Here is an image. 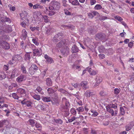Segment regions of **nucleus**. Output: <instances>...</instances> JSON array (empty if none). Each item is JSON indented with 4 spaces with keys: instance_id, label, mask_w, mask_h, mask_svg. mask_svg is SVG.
Here are the masks:
<instances>
[{
    "instance_id": "obj_1",
    "label": "nucleus",
    "mask_w": 134,
    "mask_h": 134,
    "mask_svg": "<svg viewBox=\"0 0 134 134\" xmlns=\"http://www.w3.org/2000/svg\"><path fill=\"white\" fill-rule=\"evenodd\" d=\"M107 110L112 116H116L118 112L116 104H110L106 107Z\"/></svg>"
},
{
    "instance_id": "obj_2",
    "label": "nucleus",
    "mask_w": 134,
    "mask_h": 134,
    "mask_svg": "<svg viewBox=\"0 0 134 134\" xmlns=\"http://www.w3.org/2000/svg\"><path fill=\"white\" fill-rule=\"evenodd\" d=\"M60 3L56 1H52L49 7L50 10H58L60 8Z\"/></svg>"
},
{
    "instance_id": "obj_3",
    "label": "nucleus",
    "mask_w": 134,
    "mask_h": 134,
    "mask_svg": "<svg viewBox=\"0 0 134 134\" xmlns=\"http://www.w3.org/2000/svg\"><path fill=\"white\" fill-rule=\"evenodd\" d=\"M62 102L63 108L66 109L68 108L70 106V104L68 99L64 97L62 99Z\"/></svg>"
},
{
    "instance_id": "obj_4",
    "label": "nucleus",
    "mask_w": 134,
    "mask_h": 134,
    "mask_svg": "<svg viewBox=\"0 0 134 134\" xmlns=\"http://www.w3.org/2000/svg\"><path fill=\"white\" fill-rule=\"evenodd\" d=\"M21 58V57L19 55H15L13 57L12 60L9 62V63L11 64H13L20 60Z\"/></svg>"
},
{
    "instance_id": "obj_5",
    "label": "nucleus",
    "mask_w": 134,
    "mask_h": 134,
    "mask_svg": "<svg viewBox=\"0 0 134 134\" xmlns=\"http://www.w3.org/2000/svg\"><path fill=\"white\" fill-rule=\"evenodd\" d=\"M38 67L35 64L32 65L30 68L29 72L31 75H34L38 69Z\"/></svg>"
},
{
    "instance_id": "obj_6",
    "label": "nucleus",
    "mask_w": 134,
    "mask_h": 134,
    "mask_svg": "<svg viewBox=\"0 0 134 134\" xmlns=\"http://www.w3.org/2000/svg\"><path fill=\"white\" fill-rule=\"evenodd\" d=\"M60 51L63 55L66 56L69 54L70 51L69 48L65 46L62 49H61Z\"/></svg>"
},
{
    "instance_id": "obj_7",
    "label": "nucleus",
    "mask_w": 134,
    "mask_h": 134,
    "mask_svg": "<svg viewBox=\"0 0 134 134\" xmlns=\"http://www.w3.org/2000/svg\"><path fill=\"white\" fill-rule=\"evenodd\" d=\"M27 15V13L25 11H24L22 13L20 14V15L21 19L20 21H22V20H23L25 21V20H26L27 21H28L29 20L26 19Z\"/></svg>"
},
{
    "instance_id": "obj_8",
    "label": "nucleus",
    "mask_w": 134,
    "mask_h": 134,
    "mask_svg": "<svg viewBox=\"0 0 134 134\" xmlns=\"http://www.w3.org/2000/svg\"><path fill=\"white\" fill-rule=\"evenodd\" d=\"M26 78V76L21 74L18 76L16 79V81L18 82H20L25 80Z\"/></svg>"
},
{
    "instance_id": "obj_9",
    "label": "nucleus",
    "mask_w": 134,
    "mask_h": 134,
    "mask_svg": "<svg viewBox=\"0 0 134 134\" xmlns=\"http://www.w3.org/2000/svg\"><path fill=\"white\" fill-rule=\"evenodd\" d=\"M44 57L46 59V62L47 63L51 64L54 62L53 59L51 57H49L47 55H44Z\"/></svg>"
},
{
    "instance_id": "obj_10",
    "label": "nucleus",
    "mask_w": 134,
    "mask_h": 134,
    "mask_svg": "<svg viewBox=\"0 0 134 134\" xmlns=\"http://www.w3.org/2000/svg\"><path fill=\"white\" fill-rule=\"evenodd\" d=\"M96 82L95 83L93 84V86L96 87L98 86L99 83L102 81V77L100 76H97L96 79Z\"/></svg>"
},
{
    "instance_id": "obj_11",
    "label": "nucleus",
    "mask_w": 134,
    "mask_h": 134,
    "mask_svg": "<svg viewBox=\"0 0 134 134\" xmlns=\"http://www.w3.org/2000/svg\"><path fill=\"white\" fill-rule=\"evenodd\" d=\"M134 125V122L132 121L128 124L126 127V130L129 131L131 130Z\"/></svg>"
},
{
    "instance_id": "obj_12",
    "label": "nucleus",
    "mask_w": 134,
    "mask_h": 134,
    "mask_svg": "<svg viewBox=\"0 0 134 134\" xmlns=\"http://www.w3.org/2000/svg\"><path fill=\"white\" fill-rule=\"evenodd\" d=\"M86 69L87 70H88L91 75H94L97 74V72L96 71L93 70L90 67H89L87 68Z\"/></svg>"
},
{
    "instance_id": "obj_13",
    "label": "nucleus",
    "mask_w": 134,
    "mask_h": 134,
    "mask_svg": "<svg viewBox=\"0 0 134 134\" xmlns=\"http://www.w3.org/2000/svg\"><path fill=\"white\" fill-rule=\"evenodd\" d=\"M17 91L18 93L23 96L25 95L26 93L25 90L22 88L18 89Z\"/></svg>"
},
{
    "instance_id": "obj_14",
    "label": "nucleus",
    "mask_w": 134,
    "mask_h": 134,
    "mask_svg": "<svg viewBox=\"0 0 134 134\" xmlns=\"http://www.w3.org/2000/svg\"><path fill=\"white\" fill-rule=\"evenodd\" d=\"M98 12L94 11V12H92L91 13H88V15L89 18L92 19L93 18V16L98 15Z\"/></svg>"
},
{
    "instance_id": "obj_15",
    "label": "nucleus",
    "mask_w": 134,
    "mask_h": 134,
    "mask_svg": "<svg viewBox=\"0 0 134 134\" xmlns=\"http://www.w3.org/2000/svg\"><path fill=\"white\" fill-rule=\"evenodd\" d=\"M33 53L34 56L36 55L39 56L41 54V52L37 49L33 50Z\"/></svg>"
},
{
    "instance_id": "obj_16",
    "label": "nucleus",
    "mask_w": 134,
    "mask_h": 134,
    "mask_svg": "<svg viewBox=\"0 0 134 134\" xmlns=\"http://www.w3.org/2000/svg\"><path fill=\"white\" fill-rule=\"evenodd\" d=\"M18 71L17 70L15 69L13 71L11 77L12 78H14L15 77L18 76Z\"/></svg>"
},
{
    "instance_id": "obj_17",
    "label": "nucleus",
    "mask_w": 134,
    "mask_h": 134,
    "mask_svg": "<svg viewBox=\"0 0 134 134\" xmlns=\"http://www.w3.org/2000/svg\"><path fill=\"white\" fill-rule=\"evenodd\" d=\"M2 46L3 48L5 49H8L10 48V47L9 44L7 42L4 41H3V43Z\"/></svg>"
},
{
    "instance_id": "obj_18",
    "label": "nucleus",
    "mask_w": 134,
    "mask_h": 134,
    "mask_svg": "<svg viewBox=\"0 0 134 134\" xmlns=\"http://www.w3.org/2000/svg\"><path fill=\"white\" fill-rule=\"evenodd\" d=\"M87 85V82L86 81H82L80 83L81 86L84 89H86L88 88Z\"/></svg>"
},
{
    "instance_id": "obj_19",
    "label": "nucleus",
    "mask_w": 134,
    "mask_h": 134,
    "mask_svg": "<svg viewBox=\"0 0 134 134\" xmlns=\"http://www.w3.org/2000/svg\"><path fill=\"white\" fill-rule=\"evenodd\" d=\"M70 3L72 5H78L80 3L77 0H69Z\"/></svg>"
},
{
    "instance_id": "obj_20",
    "label": "nucleus",
    "mask_w": 134,
    "mask_h": 134,
    "mask_svg": "<svg viewBox=\"0 0 134 134\" xmlns=\"http://www.w3.org/2000/svg\"><path fill=\"white\" fill-rule=\"evenodd\" d=\"M30 94L33 98L35 99L39 100L41 99L40 96L38 95L34 94L33 93H31Z\"/></svg>"
},
{
    "instance_id": "obj_21",
    "label": "nucleus",
    "mask_w": 134,
    "mask_h": 134,
    "mask_svg": "<svg viewBox=\"0 0 134 134\" xmlns=\"http://www.w3.org/2000/svg\"><path fill=\"white\" fill-rule=\"evenodd\" d=\"M46 84L48 86H52V82L51 79L49 78H47L46 80Z\"/></svg>"
},
{
    "instance_id": "obj_22",
    "label": "nucleus",
    "mask_w": 134,
    "mask_h": 134,
    "mask_svg": "<svg viewBox=\"0 0 134 134\" xmlns=\"http://www.w3.org/2000/svg\"><path fill=\"white\" fill-rule=\"evenodd\" d=\"M65 46V44L64 42V41H61L56 46L57 47H58L59 48L62 47V48H63Z\"/></svg>"
},
{
    "instance_id": "obj_23",
    "label": "nucleus",
    "mask_w": 134,
    "mask_h": 134,
    "mask_svg": "<svg viewBox=\"0 0 134 134\" xmlns=\"http://www.w3.org/2000/svg\"><path fill=\"white\" fill-rule=\"evenodd\" d=\"M27 32L26 30L25 29H23L22 32V37L23 39H25L27 37Z\"/></svg>"
},
{
    "instance_id": "obj_24",
    "label": "nucleus",
    "mask_w": 134,
    "mask_h": 134,
    "mask_svg": "<svg viewBox=\"0 0 134 134\" xmlns=\"http://www.w3.org/2000/svg\"><path fill=\"white\" fill-rule=\"evenodd\" d=\"M76 110L79 114H81V113L83 112L84 110V108L82 107H79L76 109Z\"/></svg>"
},
{
    "instance_id": "obj_25",
    "label": "nucleus",
    "mask_w": 134,
    "mask_h": 134,
    "mask_svg": "<svg viewBox=\"0 0 134 134\" xmlns=\"http://www.w3.org/2000/svg\"><path fill=\"white\" fill-rule=\"evenodd\" d=\"M36 121L34 119H29L27 121L28 123H29L33 127L34 126L36 123Z\"/></svg>"
},
{
    "instance_id": "obj_26",
    "label": "nucleus",
    "mask_w": 134,
    "mask_h": 134,
    "mask_svg": "<svg viewBox=\"0 0 134 134\" xmlns=\"http://www.w3.org/2000/svg\"><path fill=\"white\" fill-rule=\"evenodd\" d=\"M84 94L85 96L86 97H89L94 95L93 94V93L92 92L89 91H86V92Z\"/></svg>"
},
{
    "instance_id": "obj_27",
    "label": "nucleus",
    "mask_w": 134,
    "mask_h": 134,
    "mask_svg": "<svg viewBox=\"0 0 134 134\" xmlns=\"http://www.w3.org/2000/svg\"><path fill=\"white\" fill-rule=\"evenodd\" d=\"M126 108V107L124 106L123 107H120L121 114L122 115H123L125 114V109Z\"/></svg>"
},
{
    "instance_id": "obj_28",
    "label": "nucleus",
    "mask_w": 134,
    "mask_h": 134,
    "mask_svg": "<svg viewBox=\"0 0 134 134\" xmlns=\"http://www.w3.org/2000/svg\"><path fill=\"white\" fill-rule=\"evenodd\" d=\"M72 50L73 53H76L79 51V49L75 45H74L72 48Z\"/></svg>"
},
{
    "instance_id": "obj_29",
    "label": "nucleus",
    "mask_w": 134,
    "mask_h": 134,
    "mask_svg": "<svg viewBox=\"0 0 134 134\" xmlns=\"http://www.w3.org/2000/svg\"><path fill=\"white\" fill-rule=\"evenodd\" d=\"M6 76L4 72H0V80H2L5 79Z\"/></svg>"
},
{
    "instance_id": "obj_30",
    "label": "nucleus",
    "mask_w": 134,
    "mask_h": 134,
    "mask_svg": "<svg viewBox=\"0 0 134 134\" xmlns=\"http://www.w3.org/2000/svg\"><path fill=\"white\" fill-rule=\"evenodd\" d=\"M43 100L45 102H50L51 100L50 98L48 97H43L42 98Z\"/></svg>"
},
{
    "instance_id": "obj_31",
    "label": "nucleus",
    "mask_w": 134,
    "mask_h": 134,
    "mask_svg": "<svg viewBox=\"0 0 134 134\" xmlns=\"http://www.w3.org/2000/svg\"><path fill=\"white\" fill-rule=\"evenodd\" d=\"M38 39L37 38H33L32 41L33 43L36 45L37 46L39 44V43L38 41Z\"/></svg>"
},
{
    "instance_id": "obj_32",
    "label": "nucleus",
    "mask_w": 134,
    "mask_h": 134,
    "mask_svg": "<svg viewBox=\"0 0 134 134\" xmlns=\"http://www.w3.org/2000/svg\"><path fill=\"white\" fill-rule=\"evenodd\" d=\"M21 69L23 73L24 74L26 73L27 71L26 68L23 65H21Z\"/></svg>"
},
{
    "instance_id": "obj_33",
    "label": "nucleus",
    "mask_w": 134,
    "mask_h": 134,
    "mask_svg": "<svg viewBox=\"0 0 134 134\" xmlns=\"http://www.w3.org/2000/svg\"><path fill=\"white\" fill-rule=\"evenodd\" d=\"M102 8V7L100 5L97 4L95 6L94 9L95 10H99Z\"/></svg>"
},
{
    "instance_id": "obj_34",
    "label": "nucleus",
    "mask_w": 134,
    "mask_h": 134,
    "mask_svg": "<svg viewBox=\"0 0 134 134\" xmlns=\"http://www.w3.org/2000/svg\"><path fill=\"white\" fill-rule=\"evenodd\" d=\"M35 14L37 17H40L42 18L43 17V16L41 15V13L40 12L37 11L35 12L34 13V14Z\"/></svg>"
},
{
    "instance_id": "obj_35",
    "label": "nucleus",
    "mask_w": 134,
    "mask_h": 134,
    "mask_svg": "<svg viewBox=\"0 0 134 134\" xmlns=\"http://www.w3.org/2000/svg\"><path fill=\"white\" fill-rule=\"evenodd\" d=\"M35 126L37 128H40V129H38V130L39 131H40L41 130V126L40 124L36 123L35 124Z\"/></svg>"
},
{
    "instance_id": "obj_36",
    "label": "nucleus",
    "mask_w": 134,
    "mask_h": 134,
    "mask_svg": "<svg viewBox=\"0 0 134 134\" xmlns=\"http://www.w3.org/2000/svg\"><path fill=\"white\" fill-rule=\"evenodd\" d=\"M3 125L5 126L8 125L9 124V122L7 120H4L2 121Z\"/></svg>"
},
{
    "instance_id": "obj_37",
    "label": "nucleus",
    "mask_w": 134,
    "mask_h": 134,
    "mask_svg": "<svg viewBox=\"0 0 134 134\" xmlns=\"http://www.w3.org/2000/svg\"><path fill=\"white\" fill-rule=\"evenodd\" d=\"M98 50L100 52H103L105 50V48L103 46H101L98 48Z\"/></svg>"
},
{
    "instance_id": "obj_38",
    "label": "nucleus",
    "mask_w": 134,
    "mask_h": 134,
    "mask_svg": "<svg viewBox=\"0 0 134 134\" xmlns=\"http://www.w3.org/2000/svg\"><path fill=\"white\" fill-rule=\"evenodd\" d=\"M47 91L49 94H52L54 92V90L50 88L48 89Z\"/></svg>"
},
{
    "instance_id": "obj_39",
    "label": "nucleus",
    "mask_w": 134,
    "mask_h": 134,
    "mask_svg": "<svg viewBox=\"0 0 134 134\" xmlns=\"http://www.w3.org/2000/svg\"><path fill=\"white\" fill-rule=\"evenodd\" d=\"M42 18L44 19V21L45 23H47L49 21V20L48 19V17L47 16L44 15L43 16Z\"/></svg>"
},
{
    "instance_id": "obj_40",
    "label": "nucleus",
    "mask_w": 134,
    "mask_h": 134,
    "mask_svg": "<svg viewBox=\"0 0 134 134\" xmlns=\"http://www.w3.org/2000/svg\"><path fill=\"white\" fill-rule=\"evenodd\" d=\"M91 112L93 113L92 115V116L95 117L98 115V113L92 110L91 111Z\"/></svg>"
},
{
    "instance_id": "obj_41",
    "label": "nucleus",
    "mask_w": 134,
    "mask_h": 134,
    "mask_svg": "<svg viewBox=\"0 0 134 134\" xmlns=\"http://www.w3.org/2000/svg\"><path fill=\"white\" fill-rule=\"evenodd\" d=\"M54 121L56 123L62 124L63 122L62 120L60 119H54Z\"/></svg>"
},
{
    "instance_id": "obj_42",
    "label": "nucleus",
    "mask_w": 134,
    "mask_h": 134,
    "mask_svg": "<svg viewBox=\"0 0 134 134\" xmlns=\"http://www.w3.org/2000/svg\"><path fill=\"white\" fill-rule=\"evenodd\" d=\"M12 96L13 98L16 99H18L19 98L18 96L15 93H13L12 94Z\"/></svg>"
},
{
    "instance_id": "obj_43",
    "label": "nucleus",
    "mask_w": 134,
    "mask_h": 134,
    "mask_svg": "<svg viewBox=\"0 0 134 134\" xmlns=\"http://www.w3.org/2000/svg\"><path fill=\"white\" fill-rule=\"evenodd\" d=\"M5 97H0V103H4L5 99Z\"/></svg>"
},
{
    "instance_id": "obj_44",
    "label": "nucleus",
    "mask_w": 134,
    "mask_h": 134,
    "mask_svg": "<svg viewBox=\"0 0 134 134\" xmlns=\"http://www.w3.org/2000/svg\"><path fill=\"white\" fill-rule=\"evenodd\" d=\"M77 118H78L72 117L71 119H68V121L69 122H71Z\"/></svg>"
},
{
    "instance_id": "obj_45",
    "label": "nucleus",
    "mask_w": 134,
    "mask_h": 134,
    "mask_svg": "<svg viewBox=\"0 0 134 134\" xmlns=\"http://www.w3.org/2000/svg\"><path fill=\"white\" fill-rule=\"evenodd\" d=\"M30 58V56L29 53H27L25 55V59L26 60H29Z\"/></svg>"
},
{
    "instance_id": "obj_46",
    "label": "nucleus",
    "mask_w": 134,
    "mask_h": 134,
    "mask_svg": "<svg viewBox=\"0 0 134 134\" xmlns=\"http://www.w3.org/2000/svg\"><path fill=\"white\" fill-rule=\"evenodd\" d=\"M70 112L71 113L74 115L76 113V111L74 108H72L71 109Z\"/></svg>"
},
{
    "instance_id": "obj_47",
    "label": "nucleus",
    "mask_w": 134,
    "mask_h": 134,
    "mask_svg": "<svg viewBox=\"0 0 134 134\" xmlns=\"http://www.w3.org/2000/svg\"><path fill=\"white\" fill-rule=\"evenodd\" d=\"M2 21L4 22H10V19L9 18H8L7 17H5L4 18V19H3L2 20Z\"/></svg>"
},
{
    "instance_id": "obj_48",
    "label": "nucleus",
    "mask_w": 134,
    "mask_h": 134,
    "mask_svg": "<svg viewBox=\"0 0 134 134\" xmlns=\"http://www.w3.org/2000/svg\"><path fill=\"white\" fill-rule=\"evenodd\" d=\"M9 36L7 35H4L2 37V39L4 40H9Z\"/></svg>"
},
{
    "instance_id": "obj_49",
    "label": "nucleus",
    "mask_w": 134,
    "mask_h": 134,
    "mask_svg": "<svg viewBox=\"0 0 134 134\" xmlns=\"http://www.w3.org/2000/svg\"><path fill=\"white\" fill-rule=\"evenodd\" d=\"M102 35L100 34H97L96 36V40H98L99 39H100L101 38Z\"/></svg>"
},
{
    "instance_id": "obj_50",
    "label": "nucleus",
    "mask_w": 134,
    "mask_h": 134,
    "mask_svg": "<svg viewBox=\"0 0 134 134\" xmlns=\"http://www.w3.org/2000/svg\"><path fill=\"white\" fill-rule=\"evenodd\" d=\"M120 91V89H118L117 88H116L114 89V92L115 93L117 94H118Z\"/></svg>"
},
{
    "instance_id": "obj_51",
    "label": "nucleus",
    "mask_w": 134,
    "mask_h": 134,
    "mask_svg": "<svg viewBox=\"0 0 134 134\" xmlns=\"http://www.w3.org/2000/svg\"><path fill=\"white\" fill-rule=\"evenodd\" d=\"M11 31V28L10 27L7 28L4 31L5 32L8 33H9Z\"/></svg>"
},
{
    "instance_id": "obj_52",
    "label": "nucleus",
    "mask_w": 134,
    "mask_h": 134,
    "mask_svg": "<svg viewBox=\"0 0 134 134\" xmlns=\"http://www.w3.org/2000/svg\"><path fill=\"white\" fill-rule=\"evenodd\" d=\"M115 18L119 21H121L122 20V18L119 16H115Z\"/></svg>"
},
{
    "instance_id": "obj_53",
    "label": "nucleus",
    "mask_w": 134,
    "mask_h": 134,
    "mask_svg": "<svg viewBox=\"0 0 134 134\" xmlns=\"http://www.w3.org/2000/svg\"><path fill=\"white\" fill-rule=\"evenodd\" d=\"M96 0H90V5H94L96 3Z\"/></svg>"
},
{
    "instance_id": "obj_54",
    "label": "nucleus",
    "mask_w": 134,
    "mask_h": 134,
    "mask_svg": "<svg viewBox=\"0 0 134 134\" xmlns=\"http://www.w3.org/2000/svg\"><path fill=\"white\" fill-rule=\"evenodd\" d=\"M107 19V17L105 16H101L99 18V19L100 20H103Z\"/></svg>"
},
{
    "instance_id": "obj_55",
    "label": "nucleus",
    "mask_w": 134,
    "mask_h": 134,
    "mask_svg": "<svg viewBox=\"0 0 134 134\" xmlns=\"http://www.w3.org/2000/svg\"><path fill=\"white\" fill-rule=\"evenodd\" d=\"M55 12L50 11H49V13H48V15L51 16L54 14H55Z\"/></svg>"
},
{
    "instance_id": "obj_56",
    "label": "nucleus",
    "mask_w": 134,
    "mask_h": 134,
    "mask_svg": "<svg viewBox=\"0 0 134 134\" xmlns=\"http://www.w3.org/2000/svg\"><path fill=\"white\" fill-rule=\"evenodd\" d=\"M98 55L100 59H102L105 58V56L104 54H100Z\"/></svg>"
},
{
    "instance_id": "obj_57",
    "label": "nucleus",
    "mask_w": 134,
    "mask_h": 134,
    "mask_svg": "<svg viewBox=\"0 0 134 134\" xmlns=\"http://www.w3.org/2000/svg\"><path fill=\"white\" fill-rule=\"evenodd\" d=\"M64 12L65 14L67 15H71V13L68 10H64Z\"/></svg>"
},
{
    "instance_id": "obj_58",
    "label": "nucleus",
    "mask_w": 134,
    "mask_h": 134,
    "mask_svg": "<svg viewBox=\"0 0 134 134\" xmlns=\"http://www.w3.org/2000/svg\"><path fill=\"white\" fill-rule=\"evenodd\" d=\"M21 25L24 27H25L26 25V24L23 21V20H22V21H21Z\"/></svg>"
},
{
    "instance_id": "obj_59",
    "label": "nucleus",
    "mask_w": 134,
    "mask_h": 134,
    "mask_svg": "<svg viewBox=\"0 0 134 134\" xmlns=\"http://www.w3.org/2000/svg\"><path fill=\"white\" fill-rule=\"evenodd\" d=\"M130 79L132 82L134 83V75H131L130 76Z\"/></svg>"
},
{
    "instance_id": "obj_60",
    "label": "nucleus",
    "mask_w": 134,
    "mask_h": 134,
    "mask_svg": "<svg viewBox=\"0 0 134 134\" xmlns=\"http://www.w3.org/2000/svg\"><path fill=\"white\" fill-rule=\"evenodd\" d=\"M58 91L64 93H65L66 92V91L65 90L61 88H59L58 90Z\"/></svg>"
},
{
    "instance_id": "obj_61",
    "label": "nucleus",
    "mask_w": 134,
    "mask_h": 134,
    "mask_svg": "<svg viewBox=\"0 0 134 134\" xmlns=\"http://www.w3.org/2000/svg\"><path fill=\"white\" fill-rule=\"evenodd\" d=\"M39 107L42 110H44V109H45V107L43 105H37V107Z\"/></svg>"
},
{
    "instance_id": "obj_62",
    "label": "nucleus",
    "mask_w": 134,
    "mask_h": 134,
    "mask_svg": "<svg viewBox=\"0 0 134 134\" xmlns=\"http://www.w3.org/2000/svg\"><path fill=\"white\" fill-rule=\"evenodd\" d=\"M42 88L40 87H38L36 89V90L38 92H40L42 90Z\"/></svg>"
},
{
    "instance_id": "obj_63",
    "label": "nucleus",
    "mask_w": 134,
    "mask_h": 134,
    "mask_svg": "<svg viewBox=\"0 0 134 134\" xmlns=\"http://www.w3.org/2000/svg\"><path fill=\"white\" fill-rule=\"evenodd\" d=\"M126 34L125 32H122L121 33L120 35L121 37H124L126 35Z\"/></svg>"
},
{
    "instance_id": "obj_64",
    "label": "nucleus",
    "mask_w": 134,
    "mask_h": 134,
    "mask_svg": "<svg viewBox=\"0 0 134 134\" xmlns=\"http://www.w3.org/2000/svg\"><path fill=\"white\" fill-rule=\"evenodd\" d=\"M8 66H7V65H4V66L3 69L4 70H5V71H6L8 69Z\"/></svg>"
}]
</instances>
